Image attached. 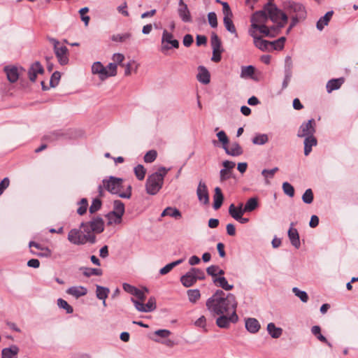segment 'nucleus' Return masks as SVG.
<instances>
[{"instance_id":"0eeeda50","label":"nucleus","mask_w":358,"mask_h":358,"mask_svg":"<svg viewBox=\"0 0 358 358\" xmlns=\"http://www.w3.org/2000/svg\"><path fill=\"white\" fill-rule=\"evenodd\" d=\"M54 46V52L61 65H66L69 62V50L59 41L55 38L50 40Z\"/></svg>"},{"instance_id":"cd10ccee","label":"nucleus","mask_w":358,"mask_h":358,"mask_svg":"<svg viewBox=\"0 0 358 358\" xmlns=\"http://www.w3.org/2000/svg\"><path fill=\"white\" fill-rule=\"evenodd\" d=\"M316 145L317 139L314 136L306 137L304 141V155L308 156L312 150V147Z\"/></svg>"},{"instance_id":"e433bc0d","label":"nucleus","mask_w":358,"mask_h":358,"mask_svg":"<svg viewBox=\"0 0 358 358\" xmlns=\"http://www.w3.org/2000/svg\"><path fill=\"white\" fill-rule=\"evenodd\" d=\"M286 38L282 36L276 41L271 42V52L273 50H281L283 49Z\"/></svg>"},{"instance_id":"8fccbe9b","label":"nucleus","mask_w":358,"mask_h":358,"mask_svg":"<svg viewBox=\"0 0 358 358\" xmlns=\"http://www.w3.org/2000/svg\"><path fill=\"white\" fill-rule=\"evenodd\" d=\"M292 292L301 300L302 302L306 303L308 301V296L306 292L301 291L297 287H294L292 289Z\"/></svg>"},{"instance_id":"bb28decb","label":"nucleus","mask_w":358,"mask_h":358,"mask_svg":"<svg viewBox=\"0 0 358 358\" xmlns=\"http://www.w3.org/2000/svg\"><path fill=\"white\" fill-rule=\"evenodd\" d=\"M91 225V229L92 231L96 233H101L103 231V221L101 217L94 218L93 220L90 222Z\"/></svg>"},{"instance_id":"423d86ee","label":"nucleus","mask_w":358,"mask_h":358,"mask_svg":"<svg viewBox=\"0 0 358 358\" xmlns=\"http://www.w3.org/2000/svg\"><path fill=\"white\" fill-rule=\"evenodd\" d=\"M94 235H84L80 229H73L68 234V240L75 245H84L87 242L94 243Z\"/></svg>"},{"instance_id":"3c124183","label":"nucleus","mask_w":358,"mask_h":358,"mask_svg":"<svg viewBox=\"0 0 358 358\" xmlns=\"http://www.w3.org/2000/svg\"><path fill=\"white\" fill-rule=\"evenodd\" d=\"M83 275L86 277H90L91 275H101L102 271L99 268H86L83 272Z\"/></svg>"},{"instance_id":"393cba45","label":"nucleus","mask_w":358,"mask_h":358,"mask_svg":"<svg viewBox=\"0 0 358 358\" xmlns=\"http://www.w3.org/2000/svg\"><path fill=\"white\" fill-rule=\"evenodd\" d=\"M213 208L215 210L219 209L223 203L224 196L222 193L221 189L218 187L215 188V194L213 196Z\"/></svg>"},{"instance_id":"f257e3e1","label":"nucleus","mask_w":358,"mask_h":358,"mask_svg":"<svg viewBox=\"0 0 358 358\" xmlns=\"http://www.w3.org/2000/svg\"><path fill=\"white\" fill-rule=\"evenodd\" d=\"M268 17L273 22L277 23L280 28L283 27L287 24V15L283 11L278 9L275 5L268 2L264 6L262 10L257 11L252 15L249 33L254 31L262 34L263 36H269L270 29L266 25Z\"/></svg>"},{"instance_id":"a878e982","label":"nucleus","mask_w":358,"mask_h":358,"mask_svg":"<svg viewBox=\"0 0 358 358\" xmlns=\"http://www.w3.org/2000/svg\"><path fill=\"white\" fill-rule=\"evenodd\" d=\"M245 327L250 333H256L260 328V324L257 320L255 318H248L245 321Z\"/></svg>"},{"instance_id":"de8ad7c7","label":"nucleus","mask_w":358,"mask_h":358,"mask_svg":"<svg viewBox=\"0 0 358 358\" xmlns=\"http://www.w3.org/2000/svg\"><path fill=\"white\" fill-rule=\"evenodd\" d=\"M268 141V137L266 134H258L252 138V143L255 145H264Z\"/></svg>"},{"instance_id":"aec40b11","label":"nucleus","mask_w":358,"mask_h":358,"mask_svg":"<svg viewBox=\"0 0 358 358\" xmlns=\"http://www.w3.org/2000/svg\"><path fill=\"white\" fill-rule=\"evenodd\" d=\"M4 71L6 73L7 78L10 83H15L19 78L18 70L15 66H6Z\"/></svg>"},{"instance_id":"a19ab883","label":"nucleus","mask_w":358,"mask_h":358,"mask_svg":"<svg viewBox=\"0 0 358 358\" xmlns=\"http://www.w3.org/2000/svg\"><path fill=\"white\" fill-rule=\"evenodd\" d=\"M184 261L183 259H178L177 261H175L173 262H171L167 265H166L164 267L162 268L159 271V273L161 275H165L169 273L175 266L179 265Z\"/></svg>"},{"instance_id":"4be33fe9","label":"nucleus","mask_w":358,"mask_h":358,"mask_svg":"<svg viewBox=\"0 0 358 358\" xmlns=\"http://www.w3.org/2000/svg\"><path fill=\"white\" fill-rule=\"evenodd\" d=\"M180 282L186 287H191L196 283V278L192 272V268L180 278Z\"/></svg>"},{"instance_id":"72a5a7b5","label":"nucleus","mask_w":358,"mask_h":358,"mask_svg":"<svg viewBox=\"0 0 358 358\" xmlns=\"http://www.w3.org/2000/svg\"><path fill=\"white\" fill-rule=\"evenodd\" d=\"M258 206V199L256 197L250 198L248 200L243 208V211L252 212Z\"/></svg>"},{"instance_id":"2eb2a0df","label":"nucleus","mask_w":358,"mask_h":358,"mask_svg":"<svg viewBox=\"0 0 358 358\" xmlns=\"http://www.w3.org/2000/svg\"><path fill=\"white\" fill-rule=\"evenodd\" d=\"M44 73V69L42 65L38 62H36L33 63L29 69L28 77L31 82H34L38 74H43Z\"/></svg>"},{"instance_id":"4d7b16f0","label":"nucleus","mask_w":358,"mask_h":358,"mask_svg":"<svg viewBox=\"0 0 358 358\" xmlns=\"http://www.w3.org/2000/svg\"><path fill=\"white\" fill-rule=\"evenodd\" d=\"M302 200L306 203H311L313 201V193L311 189H308L306 190L304 194L302 196Z\"/></svg>"},{"instance_id":"338daca9","label":"nucleus","mask_w":358,"mask_h":358,"mask_svg":"<svg viewBox=\"0 0 358 358\" xmlns=\"http://www.w3.org/2000/svg\"><path fill=\"white\" fill-rule=\"evenodd\" d=\"M60 77H61V75H60V73L58 72V71H55L52 75V77L50 78V85L54 87H55L56 85H57L58 83H59V80L60 79Z\"/></svg>"},{"instance_id":"4468645a","label":"nucleus","mask_w":358,"mask_h":358,"mask_svg":"<svg viewBox=\"0 0 358 358\" xmlns=\"http://www.w3.org/2000/svg\"><path fill=\"white\" fill-rule=\"evenodd\" d=\"M178 13L181 20L185 22H192V17L190 12L187 7V5L183 1V0L179 1V5L178 8Z\"/></svg>"},{"instance_id":"6e6d98bb","label":"nucleus","mask_w":358,"mask_h":358,"mask_svg":"<svg viewBox=\"0 0 358 358\" xmlns=\"http://www.w3.org/2000/svg\"><path fill=\"white\" fill-rule=\"evenodd\" d=\"M157 156V151L155 150H151L145 155L144 162L146 163H152L156 159Z\"/></svg>"},{"instance_id":"1a4fd4ad","label":"nucleus","mask_w":358,"mask_h":358,"mask_svg":"<svg viewBox=\"0 0 358 358\" xmlns=\"http://www.w3.org/2000/svg\"><path fill=\"white\" fill-rule=\"evenodd\" d=\"M249 34L253 38V43L256 48L262 51L271 52V41L264 40L262 38L264 36L262 34L254 31Z\"/></svg>"},{"instance_id":"603ef678","label":"nucleus","mask_w":358,"mask_h":358,"mask_svg":"<svg viewBox=\"0 0 358 358\" xmlns=\"http://www.w3.org/2000/svg\"><path fill=\"white\" fill-rule=\"evenodd\" d=\"M78 205H79V208L77 210V213L79 215H83L86 213L87 209L88 201H87V199H85V198L82 199L80 201V202L78 203Z\"/></svg>"},{"instance_id":"49530a36","label":"nucleus","mask_w":358,"mask_h":358,"mask_svg":"<svg viewBox=\"0 0 358 358\" xmlns=\"http://www.w3.org/2000/svg\"><path fill=\"white\" fill-rule=\"evenodd\" d=\"M255 73V68L252 66H243L241 69V77L246 78L252 77Z\"/></svg>"},{"instance_id":"774afa93","label":"nucleus","mask_w":358,"mask_h":358,"mask_svg":"<svg viewBox=\"0 0 358 358\" xmlns=\"http://www.w3.org/2000/svg\"><path fill=\"white\" fill-rule=\"evenodd\" d=\"M208 19L209 24L212 27H217V15L215 13H209L208 15Z\"/></svg>"},{"instance_id":"2f4dec72","label":"nucleus","mask_w":358,"mask_h":358,"mask_svg":"<svg viewBox=\"0 0 358 358\" xmlns=\"http://www.w3.org/2000/svg\"><path fill=\"white\" fill-rule=\"evenodd\" d=\"M267 331L273 338H279L282 333V329L280 327H275V324L272 322L268 324Z\"/></svg>"},{"instance_id":"7c9ffc66","label":"nucleus","mask_w":358,"mask_h":358,"mask_svg":"<svg viewBox=\"0 0 358 358\" xmlns=\"http://www.w3.org/2000/svg\"><path fill=\"white\" fill-rule=\"evenodd\" d=\"M213 282L218 287H222L224 290L229 291L234 287L232 285H229L224 277L215 278Z\"/></svg>"},{"instance_id":"a211bd4d","label":"nucleus","mask_w":358,"mask_h":358,"mask_svg":"<svg viewBox=\"0 0 358 358\" xmlns=\"http://www.w3.org/2000/svg\"><path fill=\"white\" fill-rule=\"evenodd\" d=\"M225 148L224 150L229 155L239 156L243 152L241 146L236 142L232 143L230 145H227Z\"/></svg>"},{"instance_id":"58836bf2","label":"nucleus","mask_w":358,"mask_h":358,"mask_svg":"<svg viewBox=\"0 0 358 358\" xmlns=\"http://www.w3.org/2000/svg\"><path fill=\"white\" fill-rule=\"evenodd\" d=\"M64 136L61 131H55L43 136V140L53 142L59 140Z\"/></svg>"},{"instance_id":"ea45409f","label":"nucleus","mask_w":358,"mask_h":358,"mask_svg":"<svg viewBox=\"0 0 358 358\" xmlns=\"http://www.w3.org/2000/svg\"><path fill=\"white\" fill-rule=\"evenodd\" d=\"M106 217L108 219V224L109 225L120 224L122 221V217L111 212L107 215Z\"/></svg>"},{"instance_id":"6ab92c4d","label":"nucleus","mask_w":358,"mask_h":358,"mask_svg":"<svg viewBox=\"0 0 358 358\" xmlns=\"http://www.w3.org/2000/svg\"><path fill=\"white\" fill-rule=\"evenodd\" d=\"M245 213L242 203H241L238 207L235 206L233 203L229 206V213L236 220L238 218H241V216H243Z\"/></svg>"},{"instance_id":"b1692460","label":"nucleus","mask_w":358,"mask_h":358,"mask_svg":"<svg viewBox=\"0 0 358 358\" xmlns=\"http://www.w3.org/2000/svg\"><path fill=\"white\" fill-rule=\"evenodd\" d=\"M92 72L94 74H99L101 80L106 79V68L100 62H97L93 64L92 66Z\"/></svg>"},{"instance_id":"dca6fc26","label":"nucleus","mask_w":358,"mask_h":358,"mask_svg":"<svg viewBox=\"0 0 358 358\" xmlns=\"http://www.w3.org/2000/svg\"><path fill=\"white\" fill-rule=\"evenodd\" d=\"M288 236L291 243L296 248L300 247L299 235L296 229L294 227V223H291L290 227L288 231Z\"/></svg>"},{"instance_id":"79ce46f5","label":"nucleus","mask_w":358,"mask_h":358,"mask_svg":"<svg viewBox=\"0 0 358 358\" xmlns=\"http://www.w3.org/2000/svg\"><path fill=\"white\" fill-rule=\"evenodd\" d=\"M232 17L224 16L223 21L226 29L231 33L235 34L237 36L236 27L231 20Z\"/></svg>"},{"instance_id":"052dcab7","label":"nucleus","mask_w":358,"mask_h":358,"mask_svg":"<svg viewBox=\"0 0 358 358\" xmlns=\"http://www.w3.org/2000/svg\"><path fill=\"white\" fill-rule=\"evenodd\" d=\"M106 68V78L110 76H114L117 73V65L113 63H110L108 65Z\"/></svg>"},{"instance_id":"c85d7f7f","label":"nucleus","mask_w":358,"mask_h":358,"mask_svg":"<svg viewBox=\"0 0 358 358\" xmlns=\"http://www.w3.org/2000/svg\"><path fill=\"white\" fill-rule=\"evenodd\" d=\"M312 334L321 342L326 343L329 348H332V345L327 338L321 334L320 327L315 325L311 328Z\"/></svg>"},{"instance_id":"20e7f679","label":"nucleus","mask_w":358,"mask_h":358,"mask_svg":"<svg viewBox=\"0 0 358 358\" xmlns=\"http://www.w3.org/2000/svg\"><path fill=\"white\" fill-rule=\"evenodd\" d=\"M170 170L160 167L156 172L148 176L145 182V190L148 194L155 195L159 192L164 184V178Z\"/></svg>"},{"instance_id":"f03ea898","label":"nucleus","mask_w":358,"mask_h":358,"mask_svg":"<svg viewBox=\"0 0 358 358\" xmlns=\"http://www.w3.org/2000/svg\"><path fill=\"white\" fill-rule=\"evenodd\" d=\"M236 297L232 294H228L224 296L222 290H217L211 297L206 301V307L213 315L227 314L229 311H234L237 308Z\"/></svg>"},{"instance_id":"a18cd8bd","label":"nucleus","mask_w":358,"mask_h":358,"mask_svg":"<svg viewBox=\"0 0 358 358\" xmlns=\"http://www.w3.org/2000/svg\"><path fill=\"white\" fill-rule=\"evenodd\" d=\"M131 37V34L129 32L124 34H114L111 36V40L115 42H125Z\"/></svg>"},{"instance_id":"f3484780","label":"nucleus","mask_w":358,"mask_h":358,"mask_svg":"<svg viewBox=\"0 0 358 358\" xmlns=\"http://www.w3.org/2000/svg\"><path fill=\"white\" fill-rule=\"evenodd\" d=\"M198 71L197 80L204 85L208 84L210 81V75L207 69L203 66H199Z\"/></svg>"},{"instance_id":"c03bdc74","label":"nucleus","mask_w":358,"mask_h":358,"mask_svg":"<svg viewBox=\"0 0 358 358\" xmlns=\"http://www.w3.org/2000/svg\"><path fill=\"white\" fill-rule=\"evenodd\" d=\"M188 299L190 302L196 303L201 297V294L199 289H189L187 291Z\"/></svg>"},{"instance_id":"9d476101","label":"nucleus","mask_w":358,"mask_h":358,"mask_svg":"<svg viewBox=\"0 0 358 358\" xmlns=\"http://www.w3.org/2000/svg\"><path fill=\"white\" fill-rule=\"evenodd\" d=\"M315 132V121L313 119L303 122L299 127L297 136L299 137L313 136Z\"/></svg>"},{"instance_id":"f704fd0d","label":"nucleus","mask_w":358,"mask_h":358,"mask_svg":"<svg viewBox=\"0 0 358 358\" xmlns=\"http://www.w3.org/2000/svg\"><path fill=\"white\" fill-rule=\"evenodd\" d=\"M162 217L165 216H171L175 218H180L181 217V213L180 212L175 208L171 207H167L165 208L161 215Z\"/></svg>"},{"instance_id":"7ed1b4c3","label":"nucleus","mask_w":358,"mask_h":358,"mask_svg":"<svg viewBox=\"0 0 358 358\" xmlns=\"http://www.w3.org/2000/svg\"><path fill=\"white\" fill-rule=\"evenodd\" d=\"M103 188L107 189L112 194H117L120 197L129 199L131 195V187H127L126 191H122V180L120 178L110 177L109 179L103 180V185L99 187V194L102 195Z\"/></svg>"},{"instance_id":"37998d69","label":"nucleus","mask_w":358,"mask_h":358,"mask_svg":"<svg viewBox=\"0 0 358 358\" xmlns=\"http://www.w3.org/2000/svg\"><path fill=\"white\" fill-rule=\"evenodd\" d=\"M134 171L136 177L139 180H143L145 178L146 174V169L143 165H137L136 167H134Z\"/></svg>"},{"instance_id":"412c9836","label":"nucleus","mask_w":358,"mask_h":358,"mask_svg":"<svg viewBox=\"0 0 358 358\" xmlns=\"http://www.w3.org/2000/svg\"><path fill=\"white\" fill-rule=\"evenodd\" d=\"M66 293L75 296L76 298H79L86 295L87 289L83 286L71 287L66 290Z\"/></svg>"},{"instance_id":"4c0bfd02","label":"nucleus","mask_w":358,"mask_h":358,"mask_svg":"<svg viewBox=\"0 0 358 358\" xmlns=\"http://www.w3.org/2000/svg\"><path fill=\"white\" fill-rule=\"evenodd\" d=\"M110 292V290L108 288L101 287L100 285H96V297L99 299L101 300H106V299L108 297V295Z\"/></svg>"},{"instance_id":"c756f323","label":"nucleus","mask_w":358,"mask_h":358,"mask_svg":"<svg viewBox=\"0 0 358 358\" xmlns=\"http://www.w3.org/2000/svg\"><path fill=\"white\" fill-rule=\"evenodd\" d=\"M343 78H338V79H332L330 80L327 84V90L329 93L331 92L333 90H338L341 87L342 84L343 83Z\"/></svg>"},{"instance_id":"bf43d9fd","label":"nucleus","mask_w":358,"mask_h":358,"mask_svg":"<svg viewBox=\"0 0 358 358\" xmlns=\"http://www.w3.org/2000/svg\"><path fill=\"white\" fill-rule=\"evenodd\" d=\"M31 252L38 257H50L52 255L51 250L48 248H41L40 252H36L34 250H31Z\"/></svg>"},{"instance_id":"f8f14e48","label":"nucleus","mask_w":358,"mask_h":358,"mask_svg":"<svg viewBox=\"0 0 358 358\" xmlns=\"http://www.w3.org/2000/svg\"><path fill=\"white\" fill-rule=\"evenodd\" d=\"M219 315L220 317L217 319L216 324L220 328H228L230 322L236 323L238 320L236 310L232 311L231 315L229 317L226 314Z\"/></svg>"},{"instance_id":"473e14b6","label":"nucleus","mask_w":358,"mask_h":358,"mask_svg":"<svg viewBox=\"0 0 358 358\" xmlns=\"http://www.w3.org/2000/svg\"><path fill=\"white\" fill-rule=\"evenodd\" d=\"M333 11L327 12L324 16L321 17L317 22V28L322 31L324 26L327 25L333 15Z\"/></svg>"},{"instance_id":"e2e57ef3","label":"nucleus","mask_w":358,"mask_h":358,"mask_svg":"<svg viewBox=\"0 0 358 358\" xmlns=\"http://www.w3.org/2000/svg\"><path fill=\"white\" fill-rule=\"evenodd\" d=\"M194 324L198 327L203 328L205 332L208 331V329H206V319L205 316H201L197 320L195 321Z\"/></svg>"},{"instance_id":"680f3d73","label":"nucleus","mask_w":358,"mask_h":358,"mask_svg":"<svg viewBox=\"0 0 358 358\" xmlns=\"http://www.w3.org/2000/svg\"><path fill=\"white\" fill-rule=\"evenodd\" d=\"M101 206V201L99 199H94L92 201V205L90 207V213H94L100 209Z\"/></svg>"},{"instance_id":"5701e85b","label":"nucleus","mask_w":358,"mask_h":358,"mask_svg":"<svg viewBox=\"0 0 358 358\" xmlns=\"http://www.w3.org/2000/svg\"><path fill=\"white\" fill-rule=\"evenodd\" d=\"M19 352V348L16 345H12L10 348H4L1 352V358H17Z\"/></svg>"},{"instance_id":"6e6552de","label":"nucleus","mask_w":358,"mask_h":358,"mask_svg":"<svg viewBox=\"0 0 358 358\" xmlns=\"http://www.w3.org/2000/svg\"><path fill=\"white\" fill-rule=\"evenodd\" d=\"M169 44L174 48H179L178 41L173 38V35L171 33L164 29L162 37L161 52L166 53V51L171 49V47L169 45Z\"/></svg>"},{"instance_id":"39448f33","label":"nucleus","mask_w":358,"mask_h":358,"mask_svg":"<svg viewBox=\"0 0 358 358\" xmlns=\"http://www.w3.org/2000/svg\"><path fill=\"white\" fill-rule=\"evenodd\" d=\"M283 12L287 15V20L289 17L292 20L287 33L294 27L298 22L306 17V10L304 7L299 3L294 1H287L284 3Z\"/></svg>"},{"instance_id":"c9c22d12","label":"nucleus","mask_w":358,"mask_h":358,"mask_svg":"<svg viewBox=\"0 0 358 358\" xmlns=\"http://www.w3.org/2000/svg\"><path fill=\"white\" fill-rule=\"evenodd\" d=\"M125 211L124 203L120 200H115L113 202V210L111 213L122 217Z\"/></svg>"},{"instance_id":"09e8293b","label":"nucleus","mask_w":358,"mask_h":358,"mask_svg":"<svg viewBox=\"0 0 358 358\" xmlns=\"http://www.w3.org/2000/svg\"><path fill=\"white\" fill-rule=\"evenodd\" d=\"M217 136L218 138V141L222 143V148H226L225 147L229 144V140L226 133L224 131H220L217 134Z\"/></svg>"},{"instance_id":"9b49d317","label":"nucleus","mask_w":358,"mask_h":358,"mask_svg":"<svg viewBox=\"0 0 358 358\" xmlns=\"http://www.w3.org/2000/svg\"><path fill=\"white\" fill-rule=\"evenodd\" d=\"M135 308L140 312L148 313L151 312L156 308V300L155 297H150L147 303L138 302L137 299H131Z\"/></svg>"},{"instance_id":"ddd939ff","label":"nucleus","mask_w":358,"mask_h":358,"mask_svg":"<svg viewBox=\"0 0 358 358\" xmlns=\"http://www.w3.org/2000/svg\"><path fill=\"white\" fill-rule=\"evenodd\" d=\"M196 194L199 201L202 203L207 205L209 203V194L206 185L200 181L196 189Z\"/></svg>"},{"instance_id":"69168bd1","label":"nucleus","mask_w":358,"mask_h":358,"mask_svg":"<svg viewBox=\"0 0 358 358\" xmlns=\"http://www.w3.org/2000/svg\"><path fill=\"white\" fill-rule=\"evenodd\" d=\"M80 230L83 231L84 235H94L92 230L91 229V225L90 222L82 223L80 225Z\"/></svg>"},{"instance_id":"0e129e2a","label":"nucleus","mask_w":358,"mask_h":358,"mask_svg":"<svg viewBox=\"0 0 358 358\" xmlns=\"http://www.w3.org/2000/svg\"><path fill=\"white\" fill-rule=\"evenodd\" d=\"M192 272L196 278V281H197V280H203L205 278L204 272L199 268H192Z\"/></svg>"},{"instance_id":"13d9d810","label":"nucleus","mask_w":358,"mask_h":358,"mask_svg":"<svg viewBox=\"0 0 358 358\" xmlns=\"http://www.w3.org/2000/svg\"><path fill=\"white\" fill-rule=\"evenodd\" d=\"M282 189L285 194L289 196L290 197L294 196V189L292 185H291L289 182H285L282 184Z\"/></svg>"},{"instance_id":"5fc2aeb1","label":"nucleus","mask_w":358,"mask_h":358,"mask_svg":"<svg viewBox=\"0 0 358 358\" xmlns=\"http://www.w3.org/2000/svg\"><path fill=\"white\" fill-rule=\"evenodd\" d=\"M210 43L213 49H221V41L215 33H212Z\"/></svg>"},{"instance_id":"864d4df0","label":"nucleus","mask_w":358,"mask_h":358,"mask_svg":"<svg viewBox=\"0 0 358 358\" xmlns=\"http://www.w3.org/2000/svg\"><path fill=\"white\" fill-rule=\"evenodd\" d=\"M57 306L62 309H64L67 313H72L73 311V308L62 299H59L57 300Z\"/></svg>"}]
</instances>
